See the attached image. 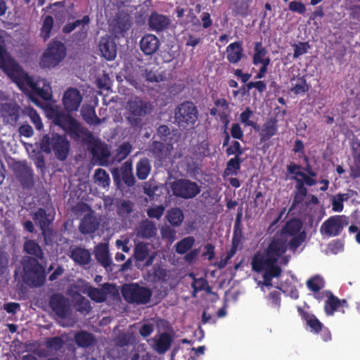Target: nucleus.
<instances>
[{
  "mask_svg": "<svg viewBox=\"0 0 360 360\" xmlns=\"http://www.w3.org/2000/svg\"><path fill=\"white\" fill-rule=\"evenodd\" d=\"M302 226V221L299 219L289 221L281 233L274 236L265 252L254 256L252 260V269L264 270V283L266 285H271V277L281 276L282 270L278 265L279 258L281 264L286 265L288 263V256L281 257L285 252L288 245L290 250L295 252L305 240V232H300Z\"/></svg>",
  "mask_w": 360,
  "mask_h": 360,
  "instance_id": "nucleus-1",
  "label": "nucleus"
},
{
  "mask_svg": "<svg viewBox=\"0 0 360 360\" xmlns=\"http://www.w3.org/2000/svg\"><path fill=\"white\" fill-rule=\"evenodd\" d=\"M8 75L21 90L24 91L31 90L45 101L51 98L52 89L50 84L46 79L29 76L17 64L13 65Z\"/></svg>",
  "mask_w": 360,
  "mask_h": 360,
  "instance_id": "nucleus-2",
  "label": "nucleus"
},
{
  "mask_svg": "<svg viewBox=\"0 0 360 360\" xmlns=\"http://www.w3.org/2000/svg\"><path fill=\"white\" fill-rule=\"evenodd\" d=\"M53 122L75 141H80L86 144L89 141H94L93 134L68 114H57L53 119Z\"/></svg>",
  "mask_w": 360,
  "mask_h": 360,
  "instance_id": "nucleus-3",
  "label": "nucleus"
},
{
  "mask_svg": "<svg viewBox=\"0 0 360 360\" xmlns=\"http://www.w3.org/2000/svg\"><path fill=\"white\" fill-rule=\"evenodd\" d=\"M124 110L125 119L130 126L141 127L143 125V118L151 112L152 105L149 102L135 96L128 100Z\"/></svg>",
  "mask_w": 360,
  "mask_h": 360,
  "instance_id": "nucleus-4",
  "label": "nucleus"
},
{
  "mask_svg": "<svg viewBox=\"0 0 360 360\" xmlns=\"http://www.w3.org/2000/svg\"><path fill=\"white\" fill-rule=\"evenodd\" d=\"M40 148L46 153L53 150L56 158L63 161L67 158L70 146L65 136L53 134L51 138L47 135L42 137Z\"/></svg>",
  "mask_w": 360,
  "mask_h": 360,
  "instance_id": "nucleus-5",
  "label": "nucleus"
},
{
  "mask_svg": "<svg viewBox=\"0 0 360 360\" xmlns=\"http://www.w3.org/2000/svg\"><path fill=\"white\" fill-rule=\"evenodd\" d=\"M116 212L125 227L132 226L140 217L136 202L129 199H120L117 202Z\"/></svg>",
  "mask_w": 360,
  "mask_h": 360,
  "instance_id": "nucleus-6",
  "label": "nucleus"
},
{
  "mask_svg": "<svg viewBox=\"0 0 360 360\" xmlns=\"http://www.w3.org/2000/svg\"><path fill=\"white\" fill-rule=\"evenodd\" d=\"M122 294L124 299L129 303L146 304L150 300L152 291L137 283H130L122 286Z\"/></svg>",
  "mask_w": 360,
  "mask_h": 360,
  "instance_id": "nucleus-7",
  "label": "nucleus"
},
{
  "mask_svg": "<svg viewBox=\"0 0 360 360\" xmlns=\"http://www.w3.org/2000/svg\"><path fill=\"white\" fill-rule=\"evenodd\" d=\"M173 195L184 200L193 199L201 191V186L188 179H178L169 184Z\"/></svg>",
  "mask_w": 360,
  "mask_h": 360,
  "instance_id": "nucleus-8",
  "label": "nucleus"
},
{
  "mask_svg": "<svg viewBox=\"0 0 360 360\" xmlns=\"http://www.w3.org/2000/svg\"><path fill=\"white\" fill-rule=\"evenodd\" d=\"M198 111L193 103L184 101L174 110V120L179 127L186 129L194 125L198 120Z\"/></svg>",
  "mask_w": 360,
  "mask_h": 360,
  "instance_id": "nucleus-9",
  "label": "nucleus"
},
{
  "mask_svg": "<svg viewBox=\"0 0 360 360\" xmlns=\"http://www.w3.org/2000/svg\"><path fill=\"white\" fill-rule=\"evenodd\" d=\"M24 280L27 284L34 287L42 285L45 281L44 269L37 259L29 257L23 264Z\"/></svg>",
  "mask_w": 360,
  "mask_h": 360,
  "instance_id": "nucleus-10",
  "label": "nucleus"
},
{
  "mask_svg": "<svg viewBox=\"0 0 360 360\" xmlns=\"http://www.w3.org/2000/svg\"><path fill=\"white\" fill-rule=\"evenodd\" d=\"M64 44L60 41H53L44 53L40 65L44 68H51L58 65L65 57Z\"/></svg>",
  "mask_w": 360,
  "mask_h": 360,
  "instance_id": "nucleus-11",
  "label": "nucleus"
},
{
  "mask_svg": "<svg viewBox=\"0 0 360 360\" xmlns=\"http://www.w3.org/2000/svg\"><path fill=\"white\" fill-rule=\"evenodd\" d=\"M113 181L119 186L122 181L128 187L136 184V179L132 173V162L131 160L124 162L120 167H115L111 170Z\"/></svg>",
  "mask_w": 360,
  "mask_h": 360,
  "instance_id": "nucleus-12",
  "label": "nucleus"
},
{
  "mask_svg": "<svg viewBox=\"0 0 360 360\" xmlns=\"http://www.w3.org/2000/svg\"><path fill=\"white\" fill-rule=\"evenodd\" d=\"M20 111L22 110L13 99H4L0 102V115L4 122L15 124L19 118Z\"/></svg>",
  "mask_w": 360,
  "mask_h": 360,
  "instance_id": "nucleus-13",
  "label": "nucleus"
},
{
  "mask_svg": "<svg viewBox=\"0 0 360 360\" xmlns=\"http://www.w3.org/2000/svg\"><path fill=\"white\" fill-rule=\"evenodd\" d=\"M87 145L94 158L98 160L100 165L108 166L112 164V161L109 160L110 152L106 144L94 136V141H89Z\"/></svg>",
  "mask_w": 360,
  "mask_h": 360,
  "instance_id": "nucleus-14",
  "label": "nucleus"
},
{
  "mask_svg": "<svg viewBox=\"0 0 360 360\" xmlns=\"http://www.w3.org/2000/svg\"><path fill=\"white\" fill-rule=\"evenodd\" d=\"M32 219L35 224L39 226L41 230V235L44 237V243L49 245L50 238L49 237V226L53 220V217L51 214H47L46 210L39 208L37 211L31 214Z\"/></svg>",
  "mask_w": 360,
  "mask_h": 360,
  "instance_id": "nucleus-15",
  "label": "nucleus"
},
{
  "mask_svg": "<svg viewBox=\"0 0 360 360\" xmlns=\"http://www.w3.org/2000/svg\"><path fill=\"white\" fill-rule=\"evenodd\" d=\"M83 96L81 92L76 88H68L63 96V105L68 112L77 111L82 101Z\"/></svg>",
  "mask_w": 360,
  "mask_h": 360,
  "instance_id": "nucleus-16",
  "label": "nucleus"
},
{
  "mask_svg": "<svg viewBox=\"0 0 360 360\" xmlns=\"http://www.w3.org/2000/svg\"><path fill=\"white\" fill-rule=\"evenodd\" d=\"M347 224V222L344 216L331 217L323 222L321 227V232L328 236H338Z\"/></svg>",
  "mask_w": 360,
  "mask_h": 360,
  "instance_id": "nucleus-17",
  "label": "nucleus"
},
{
  "mask_svg": "<svg viewBox=\"0 0 360 360\" xmlns=\"http://www.w3.org/2000/svg\"><path fill=\"white\" fill-rule=\"evenodd\" d=\"M95 258L107 271H112L115 264L111 258L108 244L101 243L94 247Z\"/></svg>",
  "mask_w": 360,
  "mask_h": 360,
  "instance_id": "nucleus-18",
  "label": "nucleus"
},
{
  "mask_svg": "<svg viewBox=\"0 0 360 360\" xmlns=\"http://www.w3.org/2000/svg\"><path fill=\"white\" fill-rule=\"evenodd\" d=\"M84 292L92 300L96 302H104L108 295H115L118 293L115 285L110 283L103 284L101 288L89 286Z\"/></svg>",
  "mask_w": 360,
  "mask_h": 360,
  "instance_id": "nucleus-19",
  "label": "nucleus"
},
{
  "mask_svg": "<svg viewBox=\"0 0 360 360\" xmlns=\"http://www.w3.org/2000/svg\"><path fill=\"white\" fill-rule=\"evenodd\" d=\"M14 172L16 178L24 188H31L34 184L32 169L26 164L18 162L15 165Z\"/></svg>",
  "mask_w": 360,
  "mask_h": 360,
  "instance_id": "nucleus-20",
  "label": "nucleus"
},
{
  "mask_svg": "<svg viewBox=\"0 0 360 360\" xmlns=\"http://www.w3.org/2000/svg\"><path fill=\"white\" fill-rule=\"evenodd\" d=\"M173 149V143L171 140L167 142L154 141L149 146L150 152L159 161L165 160L169 158Z\"/></svg>",
  "mask_w": 360,
  "mask_h": 360,
  "instance_id": "nucleus-21",
  "label": "nucleus"
},
{
  "mask_svg": "<svg viewBox=\"0 0 360 360\" xmlns=\"http://www.w3.org/2000/svg\"><path fill=\"white\" fill-rule=\"evenodd\" d=\"M49 305L58 318H65L70 314L68 300L60 294H54L51 297Z\"/></svg>",
  "mask_w": 360,
  "mask_h": 360,
  "instance_id": "nucleus-22",
  "label": "nucleus"
},
{
  "mask_svg": "<svg viewBox=\"0 0 360 360\" xmlns=\"http://www.w3.org/2000/svg\"><path fill=\"white\" fill-rule=\"evenodd\" d=\"M153 349L160 354L167 352L173 342V338L167 333H162L155 335L150 340Z\"/></svg>",
  "mask_w": 360,
  "mask_h": 360,
  "instance_id": "nucleus-23",
  "label": "nucleus"
},
{
  "mask_svg": "<svg viewBox=\"0 0 360 360\" xmlns=\"http://www.w3.org/2000/svg\"><path fill=\"white\" fill-rule=\"evenodd\" d=\"M100 221L93 212L86 214L82 218L79 230L82 234L94 233L99 227Z\"/></svg>",
  "mask_w": 360,
  "mask_h": 360,
  "instance_id": "nucleus-24",
  "label": "nucleus"
},
{
  "mask_svg": "<svg viewBox=\"0 0 360 360\" xmlns=\"http://www.w3.org/2000/svg\"><path fill=\"white\" fill-rule=\"evenodd\" d=\"M131 25V20L130 16L124 13H119L112 25V32L115 37H120L123 36L124 32H127Z\"/></svg>",
  "mask_w": 360,
  "mask_h": 360,
  "instance_id": "nucleus-25",
  "label": "nucleus"
},
{
  "mask_svg": "<svg viewBox=\"0 0 360 360\" xmlns=\"http://www.w3.org/2000/svg\"><path fill=\"white\" fill-rule=\"evenodd\" d=\"M70 257L77 264L86 265L91 260L90 252L82 247L72 246L70 248Z\"/></svg>",
  "mask_w": 360,
  "mask_h": 360,
  "instance_id": "nucleus-26",
  "label": "nucleus"
},
{
  "mask_svg": "<svg viewBox=\"0 0 360 360\" xmlns=\"http://www.w3.org/2000/svg\"><path fill=\"white\" fill-rule=\"evenodd\" d=\"M152 245L150 243L139 242L136 244L132 257L136 260V266L140 269L141 262H144L151 254L150 248Z\"/></svg>",
  "mask_w": 360,
  "mask_h": 360,
  "instance_id": "nucleus-27",
  "label": "nucleus"
},
{
  "mask_svg": "<svg viewBox=\"0 0 360 360\" xmlns=\"http://www.w3.org/2000/svg\"><path fill=\"white\" fill-rule=\"evenodd\" d=\"M160 41L158 38L151 34H146L140 41L141 51L146 55H153L159 49Z\"/></svg>",
  "mask_w": 360,
  "mask_h": 360,
  "instance_id": "nucleus-28",
  "label": "nucleus"
},
{
  "mask_svg": "<svg viewBox=\"0 0 360 360\" xmlns=\"http://www.w3.org/2000/svg\"><path fill=\"white\" fill-rule=\"evenodd\" d=\"M157 233L155 224L148 219L141 221L136 228V236L141 238L148 239L154 237Z\"/></svg>",
  "mask_w": 360,
  "mask_h": 360,
  "instance_id": "nucleus-29",
  "label": "nucleus"
},
{
  "mask_svg": "<svg viewBox=\"0 0 360 360\" xmlns=\"http://www.w3.org/2000/svg\"><path fill=\"white\" fill-rule=\"evenodd\" d=\"M170 20L165 15L153 13L148 19V25L152 30L161 32L167 28Z\"/></svg>",
  "mask_w": 360,
  "mask_h": 360,
  "instance_id": "nucleus-30",
  "label": "nucleus"
},
{
  "mask_svg": "<svg viewBox=\"0 0 360 360\" xmlns=\"http://www.w3.org/2000/svg\"><path fill=\"white\" fill-rule=\"evenodd\" d=\"M99 49L102 56L107 60H113L116 56V46L108 37L101 38L99 42Z\"/></svg>",
  "mask_w": 360,
  "mask_h": 360,
  "instance_id": "nucleus-31",
  "label": "nucleus"
},
{
  "mask_svg": "<svg viewBox=\"0 0 360 360\" xmlns=\"http://www.w3.org/2000/svg\"><path fill=\"white\" fill-rule=\"evenodd\" d=\"M226 58L231 63H238L244 56L242 44L236 41L229 44L226 47Z\"/></svg>",
  "mask_w": 360,
  "mask_h": 360,
  "instance_id": "nucleus-32",
  "label": "nucleus"
},
{
  "mask_svg": "<svg viewBox=\"0 0 360 360\" xmlns=\"http://www.w3.org/2000/svg\"><path fill=\"white\" fill-rule=\"evenodd\" d=\"M23 250L27 254L34 256L36 259H42L44 252L41 246L34 240L27 238H24Z\"/></svg>",
  "mask_w": 360,
  "mask_h": 360,
  "instance_id": "nucleus-33",
  "label": "nucleus"
},
{
  "mask_svg": "<svg viewBox=\"0 0 360 360\" xmlns=\"http://www.w3.org/2000/svg\"><path fill=\"white\" fill-rule=\"evenodd\" d=\"M75 341L78 347L86 348L94 343L95 339L91 333L82 330L75 335Z\"/></svg>",
  "mask_w": 360,
  "mask_h": 360,
  "instance_id": "nucleus-34",
  "label": "nucleus"
},
{
  "mask_svg": "<svg viewBox=\"0 0 360 360\" xmlns=\"http://www.w3.org/2000/svg\"><path fill=\"white\" fill-rule=\"evenodd\" d=\"M151 170V165L148 159H141L136 165V174L139 179H146Z\"/></svg>",
  "mask_w": 360,
  "mask_h": 360,
  "instance_id": "nucleus-35",
  "label": "nucleus"
},
{
  "mask_svg": "<svg viewBox=\"0 0 360 360\" xmlns=\"http://www.w3.org/2000/svg\"><path fill=\"white\" fill-rule=\"evenodd\" d=\"M132 146L129 142H124L121 144L116 150L112 159V164L114 162H120L124 160L131 153Z\"/></svg>",
  "mask_w": 360,
  "mask_h": 360,
  "instance_id": "nucleus-36",
  "label": "nucleus"
},
{
  "mask_svg": "<svg viewBox=\"0 0 360 360\" xmlns=\"http://www.w3.org/2000/svg\"><path fill=\"white\" fill-rule=\"evenodd\" d=\"M166 217L172 225L179 226L181 224L184 219V215L180 208L175 207L167 211Z\"/></svg>",
  "mask_w": 360,
  "mask_h": 360,
  "instance_id": "nucleus-37",
  "label": "nucleus"
},
{
  "mask_svg": "<svg viewBox=\"0 0 360 360\" xmlns=\"http://www.w3.org/2000/svg\"><path fill=\"white\" fill-rule=\"evenodd\" d=\"M94 179L95 183L103 188L108 187L110 185V176L105 169L101 168L96 169Z\"/></svg>",
  "mask_w": 360,
  "mask_h": 360,
  "instance_id": "nucleus-38",
  "label": "nucleus"
},
{
  "mask_svg": "<svg viewBox=\"0 0 360 360\" xmlns=\"http://www.w3.org/2000/svg\"><path fill=\"white\" fill-rule=\"evenodd\" d=\"M277 131V127L275 121L271 120L264 124V129H262L260 136L261 141H266L271 136H273Z\"/></svg>",
  "mask_w": 360,
  "mask_h": 360,
  "instance_id": "nucleus-39",
  "label": "nucleus"
},
{
  "mask_svg": "<svg viewBox=\"0 0 360 360\" xmlns=\"http://www.w3.org/2000/svg\"><path fill=\"white\" fill-rule=\"evenodd\" d=\"M243 160L240 157H235L230 159L226 165V168L224 170V174L229 175H236L238 170L240 168V164Z\"/></svg>",
  "mask_w": 360,
  "mask_h": 360,
  "instance_id": "nucleus-40",
  "label": "nucleus"
},
{
  "mask_svg": "<svg viewBox=\"0 0 360 360\" xmlns=\"http://www.w3.org/2000/svg\"><path fill=\"white\" fill-rule=\"evenodd\" d=\"M63 345L64 340L58 336L47 338L45 342V346L50 352H56L63 347Z\"/></svg>",
  "mask_w": 360,
  "mask_h": 360,
  "instance_id": "nucleus-41",
  "label": "nucleus"
},
{
  "mask_svg": "<svg viewBox=\"0 0 360 360\" xmlns=\"http://www.w3.org/2000/svg\"><path fill=\"white\" fill-rule=\"evenodd\" d=\"M195 239L192 236L184 238L176 244V251L179 254H184L191 248L194 244Z\"/></svg>",
  "mask_w": 360,
  "mask_h": 360,
  "instance_id": "nucleus-42",
  "label": "nucleus"
},
{
  "mask_svg": "<svg viewBox=\"0 0 360 360\" xmlns=\"http://www.w3.org/2000/svg\"><path fill=\"white\" fill-rule=\"evenodd\" d=\"M22 112L30 118L32 122L34 124L35 128L37 130H41L42 129L43 124L39 115L35 110L32 108H27L22 110Z\"/></svg>",
  "mask_w": 360,
  "mask_h": 360,
  "instance_id": "nucleus-43",
  "label": "nucleus"
},
{
  "mask_svg": "<svg viewBox=\"0 0 360 360\" xmlns=\"http://www.w3.org/2000/svg\"><path fill=\"white\" fill-rule=\"evenodd\" d=\"M53 18L50 15L46 16L43 20V24L41 29V37L44 40H46L50 37V33L53 28Z\"/></svg>",
  "mask_w": 360,
  "mask_h": 360,
  "instance_id": "nucleus-44",
  "label": "nucleus"
},
{
  "mask_svg": "<svg viewBox=\"0 0 360 360\" xmlns=\"http://www.w3.org/2000/svg\"><path fill=\"white\" fill-rule=\"evenodd\" d=\"M254 51L252 62L255 65H257L260 63L262 59L266 56L267 51L265 48L262 46L261 42H256L255 44Z\"/></svg>",
  "mask_w": 360,
  "mask_h": 360,
  "instance_id": "nucleus-45",
  "label": "nucleus"
},
{
  "mask_svg": "<svg viewBox=\"0 0 360 360\" xmlns=\"http://www.w3.org/2000/svg\"><path fill=\"white\" fill-rule=\"evenodd\" d=\"M82 116L90 124L97 125L101 123V120L96 116L94 109L91 107H88L82 110Z\"/></svg>",
  "mask_w": 360,
  "mask_h": 360,
  "instance_id": "nucleus-46",
  "label": "nucleus"
},
{
  "mask_svg": "<svg viewBox=\"0 0 360 360\" xmlns=\"http://www.w3.org/2000/svg\"><path fill=\"white\" fill-rule=\"evenodd\" d=\"M135 341V338L132 333H124L117 336L115 340L116 345L120 347H124L133 344Z\"/></svg>",
  "mask_w": 360,
  "mask_h": 360,
  "instance_id": "nucleus-47",
  "label": "nucleus"
},
{
  "mask_svg": "<svg viewBox=\"0 0 360 360\" xmlns=\"http://www.w3.org/2000/svg\"><path fill=\"white\" fill-rule=\"evenodd\" d=\"M341 300L333 295H330L326 302L325 310L328 314H333L334 311L340 306Z\"/></svg>",
  "mask_w": 360,
  "mask_h": 360,
  "instance_id": "nucleus-48",
  "label": "nucleus"
},
{
  "mask_svg": "<svg viewBox=\"0 0 360 360\" xmlns=\"http://www.w3.org/2000/svg\"><path fill=\"white\" fill-rule=\"evenodd\" d=\"M307 196V191H296L294 195V199L291 206V210L298 206L300 209L302 208L304 204L303 202Z\"/></svg>",
  "mask_w": 360,
  "mask_h": 360,
  "instance_id": "nucleus-49",
  "label": "nucleus"
},
{
  "mask_svg": "<svg viewBox=\"0 0 360 360\" xmlns=\"http://www.w3.org/2000/svg\"><path fill=\"white\" fill-rule=\"evenodd\" d=\"M77 310L82 314H89L91 310V307L89 300L84 297H81L77 301L76 304Z\"/></svg>",
  "mask_w": 360,
  "mask_h": 360,
  "instance_id": "nucleus-50",
  "label": "nucleus"
},
{
  "mask_svg": "<svg viewBox=\"0 0 360 360\" xmlns=\"http://www.w3.org/2000/svg\"><path fill=\"white\" fill-rule=\"evenodd\" d=\"M309 90V86L306 82V80L300 77L297 79V82L295 86L292 89V91L295 94H300L305 93Z\"/></svg>",
  "mask_w": 360,
  "mask_h": 360,
  "instance_id": "nucleus-51",
  "label": "nucleus"
},
{
  "mask_svg": "<svg viewBox=\"0 0 360 360\" xmlns=\"http://www.w3.org/2000/svg\"><path fill=\"white\" fill-rule=\"evenodd\" d=\"M171 131L167 125H160L157 129L158 136L164 142L172 141V138L169 137Z\"/></svg>",
  "mask_w": 360,
  "mask_h": 360,
  "instance_id": "nucleus-52",
  "label": "nucleus"
},
{
  "mask_svg": "<svg viewBox=\"0 0 360 360\" xmlns=\"http://www.w3.org/2000/svg\"><path fill=\"white\" fill-rule=\"evenodd\" d=\"M253 115V111L250 110V108H246V109L240 114V119L243 123H245L248 126H251L253 128L256 127V124L250 121L249 119Z\"/></svg>",
  "mask_w": 360,
  "mask_h": 360,
  "instance_id": "nucleus-53",
  "label": "nucleus"
},
{
  "mask_svg": "<svg viewBox=\"0 0 360 360\" xmlns=\"http://www.w3.org/2000/svg\"><path fill=\"white\" fill-rule=\"evenodd\" d=\"M307 286L314 292L319 291L323 286V282L319 277H314L307 281Z\"/></svg>",
  "mask_w": 360,
  "mask_h": 360,
  "instance_id": "nucleus-54",
  "label": "nucleus"
},
{
  "mask_svg": "<svg viewBox=\"0 0 360 360\" xmlns=\"http://www.w3.org/2000/svg\"><path fill=\"white\" fill-rule=\"evenodd\" d=\"M226 153L228 155H235V157H240L243 153V150L241 148L240 143L235 141L232 143V145L226 149Z\"/></svg>",
  "mask_w": 360,
  "mask_h": 360,
  "instance_id": "nucleus-55",
  "label": "nucleus"
},
{
  "mask_svg": "<svg viewBox=\"0 0 360 360\" xmlns=\"http://www.w3.org/2000/svg\"><path fill=\"white\" fill-rule=\"evenodd\" d=\"M165 207L162 205L156 206L148 209L147 214L150 218L159 219L163 214Z\"/></svg>",
  "mask_w": 360,
  "mask_h": 360,
  "instance_id": "nucleus-56",
  "label": "nucleus"
},
{
  "mask_svg": "<svg viewBox=\"0 0 360 360\" xmlns=\"http://www.w3.org/2000/svg\"><path fill=\"white\" fill-rule=\"evenodd\" d=\"M9 262V255L6 252H0V276L7 270Z\"/></svg>",
  "mask_w": 360,
  "mask_h": 360,
  "instance_id": "nucleus-57",
  "label": "nucleus"
},
{
  "mask_svg": "<svg viewBox=\"0 0 360 360\" xmlns=\"http://www.w3.org/2000/svg\"><path fill=\"white\" fill-rule=\"evenodd\" d=\"M153 274L157 281H165L167 276L166 270L159 265L154 266Z\"/></svg>",
  "mask_w": 360,
  "mask_h": 360,
  "instance_id": "nucleus-58",
  "label": "nucleus"
},
{
  "mask_svg": "<svg viewBox=\"0 0 360 360\" xmlns=\"http://www.w3.org/2000/svg\"><path fill=\"white\" fill-rule=\"evenodd\" d=\"M289 9L293 12L302 14L305 12L306 8L303 3L300 1H291L289 4Z\"/></svg>",
  "mask_w": 360,
  "mask_h": 360,
  "instance_id": "nucleus-59",
  "label": "nucleus"
},
{
  "mask_svg": "<svg viewBox=\"0 0 360 360\" xmlns=\"http://www.w3.org/2000/svg\"><path fill=\"white\" fill-rule=\"evenodd\" d=\"M18 132L20 136H23L27 138L31 137L34 134L33 129L27 124H22L18 129Z\"/></svg>",
  "mask_w": 360,
  "mask_h": 360,
  "instance_id": "nucleus-60",
  "label": "nucleus"
},
{
  "mask_svg": "<svg viewBox=\"0 0 360 360\" xmlns=\"http://www.w3.org/2000/svg\"><path fill=\"white\" fill-rule=\"evenodd\" d=\"M154 326L151 323H144L139 328V333L141 336L146 338L153 331Z\"/></svg>",
  "mask_w": 360,
  "mask_h": 360,
  "instance_id": "nucleus-61",
  "label": "nucleus"
},
{
  "mask_svg": "<svg viewBox=\"0 0 360 360\" xmlns=\"http://www.w3.org/2000/svg\"><path fill=\"white\" fill-rule=\"evenodd\" d=\"M162 236L170 240H174L176 231L169 226H165L161 230Z\"/></svg>",
  "mask_w": 360,
  "mask_h": 360,
  "instance_id": "nucleus-62",
  "label": "nucleus"
},
{
  "mask_svg": "<svg viewBox=\"0 0 360 360\" xmlns=\"http://www.w3.org/2000/svg\"><path fill=\"white\" fill-rule=\"evenodd\" d=\"M206 285H207V282L203 278L195 279L192 283L194 292L204 290Z\"/></svg>",
  "mask_w": 360,
  "mask_h": 360,
  "instance_id": "nucleus-63",
  "label": "nucleus"
},
{
  "mask_svg": "<svg viewBox=\"0 0 360 360\" xmlns=\"http://www.w3.org/2000/svg\"><path fill=\"white\" fill-rule=\"evenodd\" d=\"M231 134L233 138L238 139H241L243 136V132L241 130V128H240L239 124H238V123L233 124L232 125L231 129Z\"/></svg>",
  "mask_w": 360,
  "mask_h": 360,
  "instance_id": "nucleus-64",
  "label": "nucleus"
}]
</instances>
